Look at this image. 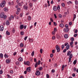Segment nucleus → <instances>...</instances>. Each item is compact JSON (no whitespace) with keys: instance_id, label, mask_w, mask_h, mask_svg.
Here are the masks:
<instances>
[{"instance_id":"1","label":"nucleus","mask_w":78,"mask_h":78,"mask_svg":"<svg viewBox=\"0 0 78 78\" xmlns=\"http://www.w3.org/2000/svg\"><path fill=\"white\" fill-rule=\"evenodd\" d=\"M0 17L2 19H4V20H5L6 19V16L5 15L4 12H1L0 14Z\"/></svg>"},{"instance_id":"2","label":"nucleus","mask_w":78,"mask_h":78,"mask_svg":"<svg viewBox=\"0 0 78 78\" xmlns=\"http://www.w3.org/2000/svg\"><path fill=\"white\" fill-rule=\"evenodd\" d=\"M5 5V1H3L2 3L0 4V6L1 7L3 8V7H4Z\"/></svg>"},{"instance_id":"3","label":"nucleus","mask_w":78,"mask_h":78,"mask_svg":"<svg viewBox=\"0 0 78 78\" xmlns=\"http://www.w3.org/2000/svg\"><path fill=\"white\" fill-rule=\"evenodd\" d=\"M56 48L57 50V52H59V51H60V48H59V46L58 45H57L56 46Z\"/></svg>"},{"instance_id":"4","label":"nucleus","mask_w":78,"mask_h":78,"mask_svg":"<svg viewBox=\"0 0 78 78\" xmlns=\"http://www.w3.org/2000/svg\"><path fill=\"white\" fill-rule=\"evenodd\" d=\"M72 57H73V55L72 54H71L69 56V62H70V61H71V59L72 58Z\"/></svg>"},{"instance_id":"5","label":"nucleus","mask_w":78,"mask_h":78,"mask_svg":"<svg viewBox=\"0 0 78 78\" xmlns=\"http://www.w3.org/2000/svg\"><path fill=\"white\" fill-rule=\"evenodd\" d=\"M35 74L36 75H37V76H39V75H40L41 74V73H40V72H39V71H37L36 72Z\"/></svg>"},{"instance_id":"6","label":"nucleus","mask_w":78,"mask_h":78,"mask_svg":"<svg viewBox=\"0 0 78 78\" xmlns=\"http://www.w3.org/2000/svg\"><path fill=\"white\" fill-rule=\"evenodd\" d=\"M4 29V27H3V26L2 25H1L0 26V30L1 31H3V30Z\"/></svg>"},{"instance_id":"7","label":"nucleus","mask_w":78,"mask_h":78,"mask_svg":"<svg viewBox=\"0 0 78 78\" xmlns=\"http://www.w3.org/2000/svg\"><path fill=\"white\" fill-rule=\"evenodd\" d=\"M24 64L25 65H27L28 66H29V65H30V62L27 61L26 62H24Z\"/></svg>"},{"instance_id":"8","label":"nucleus","mask_w":78,"mask_h":78,"mask_svg":"<svg viewBox=\"0 0 78 78\" xmlns=\"http://www.w3.org/2000/svg\"><path fill=\"white\" fill-rule=\"evenodd\" d=\"M69 29L67 28H64L63 30V31L64 32H67L69 31Z\"/></svg>"},{"instance_id":"9","label":"nucleus","mask_w":78,"mask_h":78,"mask_svg":"<svg viewBox=\"0 0 78 78\" xmlns=\"http://www.w3.org/2000/svg\"><path fill=\"white\" fill-rule=\"evenodd\" d=\"M27 71L28 72H31V68L28 67L27 69Z\"/></svg>"},{"instance_id":"10","label":"nucleus","mask_w":78,"mask_h":78,"mask_svg":"<svg viewBox=\"0 0 78 78\" xmlns=\"http://www.w3.org/2000/svg\"><path fill=\"white\" fill-rule=\"evenodd\" d=\"M6 62L7 64H9V63H10V60L7 59L6 60Z\"/></svg>"},{"instance_id":"11","label":"nucleus","mask_w":78,"mask_h":78,"mask_svg":"<svg viewBox=\"0 0 78 78\" xmlns=\"http://www.w3.org/2000/svg\"><path fill=\"white\" fill-rule=\"evenodd\" d=\"M29 41L30 42H33V39H30V38H29Z\"/></svg>"},{"instance_id":"12","label":"nucleus","mask_w":78,"mask_h":78,"mask_svg":"<svg viewBox=\"0 0 78 78\" xmlns=\"http://www.w3.org/2000/svg\"><path fill=\"white\" fill-rule=\"evenodd\" d=\"M59 26L62 28H63L64 27V25L62 23H61L60 24Z\"/></svg>"},{"instance_id":"13","label":"nucleus","mask_w":78,"mask_h":78,"mask_svg":"<svg viewBox=\"0 0 78 78\" xmlns=\"http://www.w3.org/2000/svg\"><path fill=\"white\" fill-rule=\"evenodd\" d=\"M38 66V62H36V63L35 64V67H37Z\"/></svg>"},{"instance_id":"14","label":"nucleus","mask_w":78,"mask_h":78,"mask_svg":"<svg viewBox=\"0 0 78 78\" xmlns=\"http://www.w3.org/2000/svg\"><path fill=\"white\" fill-rule=\"evenodd\" d=\"M53 9L54 11H56L57 10V7L56 6L54 7L53 8Z\"/></svg>"},{"instance_id":"15","label":"nucleus","mask_w":78,"mask_h":78,"mask_svg":"<svg viewBox=\"0 0 78 78\" xmlns=\"http://www.w3.org/2000/svg\"><path fill=\"white\" fill-rule=\"evenodd\" d=\"M6 25H9V20L6 21Z\"/></svg>"},{"instance_id":"16","label":"nucleus","mask_w":78,"mask_h":78,"mask_svg":"<svg viewBox=\"0 0 78 78\" xmlns=\"http://www.w3.org/2000/svg\"><path fill=\"white\" fill-rule=\"evenodd\" d=\"M20 28L21 30H22V29H23V25H21L20 26Z\"/></svg>"},{"instance_id":"17","label":"nucleus","mask_w":78,"mask_h":78,"mask_svg":"<svg viewBox=\"0 0 78 78\" xmlns=\"http://www.w3.org/2000/svg\"><path fill=\"white\" fill-rule=\"evenodd\" d=\"M64 37L66 39H67V38H68V34H65L64 35Z\"/></svg>"},{"instance_id":"18","label":"nucleus","mask_w":78,"mask_h":78,"mask_svg":"<svg viewBox=\"0 0 78 78\" xmlns=\"http://www.w3.org/2000/svg\"><path fill=\"white\" fill-rule=\"evenodd\" d=\"M70 54H71V52H70V51H69L68 52L67 55L69 56Z\"/></svg>"},{"instance_id":"19","label":"nucleus","mask_w":78,"mask_h":78,"mask_svg":"<svg viewBox=\"0 0 78 78\" xmlns=\"http://www.w3.org/2000/svg\"><path fill=\"white\" fill-rule=\"evenodd\" d=\"M70 48V45H68L66 47V48L67 50H69V48Z\"/></svg>"},{"instance_id":"20","label":"nucleus","mask_w":78,"mask_h":78,"mask_svg":"<svg viewBox=\"0 0 78 78\" xmlns=\"http://www.w3.org/2000/svg\"><path fill=\"white\" fill-rule=\"evenodd\" d=\"M18 60L19 61H22L23 59H22V57H20L19 58Z\"/></svg>"},{"instance_id":"21","label":"nucleus","mask_w":78,"mask_h":78,"mask_svg":"<svg viewBox=\"0 0 78 78\" xmlns=\"http://www.w3.org/2000/svg\"><path fill=\"white\" fill-rule=\"evenodd\" d=\"M0 57L1 58H2L3 57V55L2 54V53L0 54Z\"/></svg>"},{"instance_id":"22","label":"nucleus","mask_w":78,"mask_h":78,"mask_svg":"<svg viewBox=\"0 0 78 78\" xmlns=\"http://www.w3.org/2000/svg\"><path fill=\"white\" fill-rule=\"evenodd\" d=\"M24 8L25 9H28V7L26 5H24Z\"/></svg>"},{"instance_id":"23","label":"nucleus","mask_w":78,"mask_h":78,"mask_svg":"<svg viewBox=\"0 0 78 78\" xmlns=\"http://www.w3.org/2000/svg\"><path fill=\"white\" fill-rule=\"evenodd\" d=\"M4 57H5V58H8V55H6V54H5L4 55Z\"/></svg>"},{"instance_id":"24","label":"nucleus","mask_w":78,"mask_h":78,"mask_svg":"<svg viewBox=\"0 0 78 78\" xmlns=\"http://www.w3.org/2000/svg\"><path fill=\"white\" fill-rule=\"evenodd\" d=\"M16 64L17 66H18V65H20V64L19 62H16Z\"/></svg>"},{"instance_id":"25","label":"nucleus","mask_w":78,"mask_h":78,"mask_svg":"<svg viewBox=\"0 0 78 78\" xmlns=\"http://www.w3.org/2000/svg\"><path fill=\"white\" fill-rule=\"evenodd\" d=\"M6 34H7V35H9V34H10V33L8 32V31H7L6 32Z\"/></svg>"},{"instance_id":"26","label":"nucleus","mask_w":78,"mask_h":78,"mask_svg":"<svg viewBox=\"0 0 78 78\" xmlns=\"http://www.w3.org/2000/svg\"><path fill=\"white\" fill-rule=\"evenodd\" d=\"M20 47H23V43L20 44Z\"/></svg>"},{"instance_id":"27","label":"nucleus","mask_w":78,"mask_h":78,"mask_svg":"<svg viewBox=\"0 0 78 78\" xmlns=\"http://www.w3.org/2000/svg\"><path fill=\"white\" fill-rule=\"evenodd\" d=\"M34 51H33L32 53H31V56H34Z\"/></svg>"},{"instance_id":"28","label":"nucleus","mask_w":78,"mask_h":78,"mask_svg":"<svg viewBox=\"0 0 78 78\" xmlns=\"http://www.w3.org/2000/svg\"><path fill=\"white\" fill-rule=\"evenodd\" d=\"M73 41H72L70 43V46H71V45H73Z\"/></svg>"},{"instance_id":"29","label":"nucleus","mask_w":78,"mask_h":78,"mask_svg":"<svg viewBox=\"0 0 78 78\" xmlns=\"http://www.w3.org/2000/svg\"><path fill=\"white\" fill-rule=\"evenodd\" d=\"M17 11L18 12H20V8H18L17 9Z\"/></svg>"},{"instance_id":"30","label":"nucleus","mask_w":78,"mask_h":78,"mask_svg":"<svg viewBox=\"0 0 78 78\" xmlns=\"http://www.w3.org/2000/svg\"><path fill=\"white\" fill-rule=\"evenodd\" d=\"M20 34L21 35V36H23V35L24 34V32H22L20 33Z\"/></svg>"},{"instance_id":"31","label":"nucleus","mask_w":78,"mask_h":78,"mask_svg":"<svg viewBox=\"0 0 78 78\" xmlns=\"http://www.w3.org/2000/svg\"><path fill=\"white\" fill-rule=\"evenodd\" d=\"M28 20H31V16H28Z\"/></svg>"},{"instance_id":"32","label":"nucleus","mask_w":78,"mask_h":78,"mask_svg":"<svg viewBox=\"0 0 78 78\" xmlns=\"http://www.w3.org/2000/svg\"><path fill=\"white\" fill-rule=\"evenodd\" d=\"M18 5H19V6H22V4L21 3H18Z\"/></svg>"},{"instance_id":"33","label":"nucleus","mask_w":78,"mask_h":78,"mask_svg":"<svg viewBox=\"0 0 78 78\" xmlns=\"http://www.w3.org/2000/svg\"><path fill=\"white\" fill-rule=\"evenodd\" d=\"M76 15H75V14H74V18H73V21L74 20H75V19H76Z\"/></svg>"},{"instance_id":"34","label":"nucleus","mask_w":78,"mask_h":78,"mask_svg":"<svg viewBox=\"0 0 78 78\" xmlns=\"http://www.w3.org/2000/svg\"><path fill=\"white\" fill-rule=\"evenodd\" d=\"M15 19H16V20H18V19H19V16H18L16 17Z\"/></svg>"},{"instance_id":"35","label":"nucleus","mask_w":78,"mask_h":78,"mask_svg":"<svg viewBox=\"0 0 78 78\" xmlns=\"http://www.w3.org/2000/svg\"><path fill=\"white\" fill-rule=\"evenodd\" d=\"M16 14H17V15H19V14H20V12L17 11V12H16Z\"/></svg>"},{"instance_id":"36","label":"nucleus","mask_w":78,"mask_h":78,"mask_svg":"<svg viewBox=\"0 0 78 78\" xmlns=\"http://www.w3.org/2000/svg\"><path fill=\"white\" fill-rule=\"evenodd\" d=\"M4 11H8V9H7V8H5L4 9Z\"/></svg>"},{"instance_id":"37","label":"nucleus","mask_w":78,"mask_h":78,"mask_svg":"<svg viewBox=\"0 0 78 78\" xmlns=\"http://www.w3.org/2000/svg\"><path fill=\"white\" fill-rule=\"evenodd\" d=\"M75 3L76 5H78V1H77L76 0H75Z\"/></svg>"},{"instance_id":"38","label":"nucleus","mask_w":78,"mask_h":78,"mask_svg":"<svg viewBox=\"0 0 78 78\" xmlns=\"http://www.w3.org/2000/svg\"><path fill=\"white\" fill-rule=\"evenodd\" d=\"M62 6H63V7H64L65 6V4L64 3H62Z\"/></svg>"},{"instance_id":"39","label":"nucleus","mask_w":78,"mask_h":78,"mask_svg":"<svg viewBox=\"0 0 78 78\" xmlns=\"http://www.w3.org/2000/svg\"><path fill=\"white\" fill-rule=\"evenodd\" d=\"M57 9H58V10H59V9H60V7H59V5L58 6V7H57Z\"/></svg>"},{"instance_id":"40","label":"nucleus","mask_w":78,"mask_h":78,"mask_svg":"<svg viewBox=\"0 0 78 78\" xmlns=\"http://www.w3.org/2000/svg\"><path fill=\"white\" fill-rule=\"evenodd\" d=\"M65 27L66 28H67L69 27V25L67 24H66L65 25Z\"/></svg>"},{"instance_id":"41","label":"nucleus","mask_w":78,"mask_h":78,"mask_svg":"<svg viewBox=\"0 0 78 78\" xmlns=\"http://www.w3.org/2000/svg\"><path fill=\"white\" fill-rule=\"evenodd\" d=\"M42 51H43V50L42 49H41L40 50V52L41 53H42Z\"/></svg>"},{"instance_id":"42","label":"nucleus","mask_w":78,"mask_h":78,"mask_svg":"<svg viewBox=\"0 0 78 78\" xmlns=\"http://www.w3.org/2000/svg\"><path fill=\"white\" fill-rule=\"evenodd\" d=\"M71 41H74V38L72 37L71 38Z\"/></svg>"},{"instance_id":"43","label":"nucleus","mask_w":78,"mask_h":78,"mask_svg":"<svg viewBox=\"0 0 78 78\" xmlns=\"http://www.w3.org/2000/svg\"><path fill=\"white\" fill-rule=\"evenodd\" d=\"M76 63V60H75L73 62V64H75Z\"/></svg>"},{"instance_id":"44","label":"nucleus","mask_w":78,"mask_h":78,"mask_svg":"<svg viewBox=\"0 0 78 78\" xmlns=\"http://www.w3.org/2000/svg\"><path fill=\"white\" fill-rule=\"evenodd\" d=\"M62 50H63V49H64V45H62Z\"/></svg>"},{"instance_id":"45","label":"nucleus","mask_w":78,"mask_h":78,"mask_svg":"<svg viewBox=\"0 0 78 78\" xmlns=\"http://www.w3.org/2000/svg\"><path fill=\"white\" fill-rule=\"evenodd\" d=\"M29 6H30V7H32L33 6V5H32V3H30L29 4Z\"/></svg>"},{"instance_id":"46","label":"nucleus","mask_w":78,"mask_h":78,"mask_svg":"<svg viewBox=\"0 0 78 78\" xmlns=\"http://www.w3.org/2000/svg\"><path fill=\"white\" fill-rule=\"evenodd\" d=\"M53 23H54V25H55V26H56L57 24H56V22H53Z\"/></svg>"},{"instance_id":"47","label":"nucleus","mask_w":78,"mask_h":78,"mask_svg":"<svg viewBox=\"0 0 78 78\" xmlns=\"http://www.w3.org/2000/svg\"><path fill=\"white\" fill-rule=\"evenodd\" d=\"M52 39H53V40L55 39V36H54L52 37Z\"/></svg>"},{"instance_id":"48","label":"nucleus","mask_w":78,"mask_h":78,"mask_svg":"<svg viewBox=\"0 0 78 78\" xmlns=\"http://www.w3.org/2000/svg\"><path fill=\"white\" fill-rule=\"evenodd\" d=\"M72 22H70L69 23V25H70V26L71 25H72Z\"/></svg>"},{"instance_id":"49","label":"nucleus","mask_w":78,"mask_h":78,"mask_svg":"<svg viewBox=\"0 0 78 78\" xmlns=\"http://www.w3.org/2000/svg\"><path fill=\"white\" fill-rule=\"evenodd\" d=\"M78 35V34H75L74 35V37H76Z\"/></svg>"},{"instance_id":"50","label":"nucleus","mask_w":78,"mask_h":78,"mask_svg":"<svg viewBox=\"0 0 78 78\" xmlns=\"http://www.w3.org/2000/svg\"><path fill=\"white\" fill-rule=\"evenodd\" d=\"M50 20L51 22H53V19H52L51 18H50Z\"/></svg>"},{"instance_id":"51","label":"nucleus","mask_w":78,"mask_h":78,"mask_svg":"<svg viewBox=\"0 0 78 78\" xmlns=\"http://www.w3.org/2000/svg\"><path fill=\"white\" fill-rule=\"evenodd\" d=\"M47 78H49V75L48 74H46Z\"/></svg>"},{"instance_id":"52","label":"nucleus","mask_w":78,"mask_h":78,"mask_svg":"<svg viewBox=\"0 0 78 78\" xmlns=\"http://www.w3.org/2000/svg\"><path fill=\"white\" fill-rule=\"evenodd\" d=\"M27 37H28V36H26L24 37V39L25 41H26V40H27Z\"/></svg>"},{"instance_id":"53","label":"nucleus","mask_w":78,"mask_h":78,"mask_svg":"<svg viewBox=\"0 0 78 78\" xmlns=\"http://www.w3.org/2000/svg\"><path fill=\"white\" fill-rule=\"evenodd\" d=\"M64 65H63L62 67V70H64Z\"/></svg>"},{"instance_id":"54","label":"nucleus","mask_w":78,"mask_h":78,"mask_svg":"<svg viewBox=\"0 0 78 78\" xmlns=\"http://www.w3.org/2000/svg\"><path fill=\"white\" fill-rule=\"evenodd\" d=\"M59 18H62V15H59Z\"/></svg>"},{"instance_id":"55","label":"nucleus","mask_w":78,"mask_h":78,"mask_svg":"<svg viewBox=\"0 0 78 78\" xmlns=\"http://www.w3.org/2000/svg\"><path fill=\"white\" fill-rule=\"evenodd\" d=\"M2 73H3V71L1 70L0 71V74H2Z\"/></svg>"},{"instance_id":"56","label":"nucleus","mask_w":78,"mask_h":78,"mask_svg":"<svg viewBox=\"0 0 78 78\" xmlns=\"http://www.w3.org/2000/svg\"><path fill=\"white\" fill-rule=\"evenodd\" d=\"M24 50V49H22L21 50V53H22V52H23V51Z\"/></svg>"},{"instance_id":"57","label":"nucleus","mask_w":78,"mask_h":78,"mask_svg":"<svg viewBox=\"0 0 78 78\" xmlns=\"http://www.w3.org/2000/svg\"><path fill=\"white\" fill-rule=\"evenodd\" d=\"M72 75L73 77H75V74L74 73Z\"/></svg>"},{"instance_id":"58","label":"nucleus","mask_w":78,"mask_h":78,"mask_svg":"<svg viewBox=\"0 0 78 78\" xmlns=\"http://www.w3.org/2000/svg\"><path fill=\"white\" fill-rule=\"evenodd\" d=\"M42 67H40L39 68V70H42Z\"/></svg>"},{"instance_id":"59","label":"nucleus","mask_w":78,"mask_h":78,"mask_svg":"<svg viewBox=\"0 0 78 78\" xmlns=\"http://www.w3.org/2000/svg\"><path fill=\"white\" fill-rule=\"evenodd\" d=\"M11 18L12 19H14V16H11Z\"/></svg>"},{"instance_id":"60","label":"nucleus","mask_w":78,"mask_h":78,"mask_svg":"<svg viewBox=\"0 0 78 78\" xmlns=\"http://www.w3.org/2000/svg\"><path fill=\"white\" fill-rule=\"evenodd\" d=\"M7 76H8V78H11V76H9V75L8 74L7 75Z\"/></svg>"},{"instance_id":"61","label":"nucleus","mask_w":78,"mask_h":78,"mask_svg":"<svg viewBox=\"0 0 78 78\" xmlns=\"http://www.w3.org/2000/svg\"><path fill=\"white\" fill-rule=\"evenodd\" d=\"M53 55L52 54H51L50 55V57H51V58H52V57H53Z\"/></svg>"},{"instance_id":"62","label":"nucleus","mask_w":78,"mask_h":78,"mask_svg":"<svg viewBox=\"0 0 78 78\" xmlns=\"http://www.w3.org/2000/svg\"><path fill=\"white\" fill-rule=\"evenodd\" d=\"M66 50H67L66 49H64L63 51V52L65 53L66 51Z\"/></svg>"},{"instance_id":"63","label":"nucleus","mask_w":78,"mask_h":78,"mask_svg":"<svg viewBox=\"0 0 78 78\" xmlns=\"http://www.w3.org/2000/svg\"><path fill=\"white\" fill-rule=\"evenodd\" d=\"M55 70H54V69H52L51 70L52 72H53V73H54V72H55Z\"/></svg>"},{"instance_id":"64","label":"nucleus","mask_w":78,"mask_h":78,"mask_svg":"<svg viewBox=\"0 0 78 78\" xmlns=\"http://www.w3.org/2000/svg\"><path fill=\"white\" fill-rule=\"evenodd\" d=\"M76 68H74V71H76Z\"/></svg>"}]
</instances>
